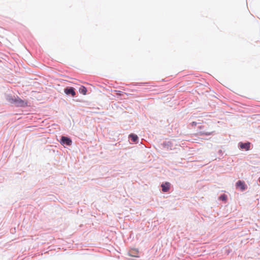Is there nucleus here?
<instances>
[{
    "label": "nucleus",
    "instance_id": "nucleus-4",
    "mask_svg": "<svg viewBox=\"0 0 260 260\" xmlns=\"http://www.w3.org/2000/svg\"><path fill=\"white\" fill-rule=\"evenodd\" d=\"M64 92L66 94L68 95L71 94L73 96H74L76 95V92L73 87L66 88L64 89Z\"/></svg>",
    "mask_w": 260,
    "mask_h": 260
},
{
    "label": "nucleus",
    "instance_id": "nucleus-7",
    "mask_svg": "<svg viewBox=\"0 0 260 260\" xmlns=\"http://www.w3.org/2000/svg\"><path fill=\"white\" fill-rule=\"evenodd\" d=\"M129 137L131 138V140L134 143H137L138 137L136 135L132 134L129 135Z\"/></svg>",
    "mask_w": 260,
    "mask_h": 260
},
{
    "label": "nucleus",
    "instance_id": "nucleus-2",
    "mask_svg": "<svg viewBox=\"0 0 260 260\" xmlns=\"http://www.w3.org/2000/svg\"><path fill=\"white\" fill-rule=\"evenodd\" d=\"M239 146L240 149L244 150L245 151H248L250 149V143L249 142H247L245 143L240 142L239 144Z\"/></svg>",
    "mask_w": 260,
    "mask_h": 260
},
{
    "label": "nucleus",
    "instance_id": "nucleus-8",
    "mask_svg": "<svg viewBox=\"0 0 260 260\" xmlns=\"http://www.w3.org/2000/svg\"><path fill=\"white\" fill-rule=\"evenodd\" d=\"M79 92L83 94V95H85L87 92V89L85 87L82 86L79 89Z\"/></svg>",
    "mask_w": 260,
    "mask_h": 260
},
{
    "label": "nucleus",
    "instance_id": "nucleus-12",
    "mask_svg": "<svg viewBox=\"0 0 260 260\" xmlns=\"http://www.w3.org/2000/svg\"><path fill=\"white\" fill-rule=\"evenodd\" d=\"M259 182H260V178H259Z\"/></svg>",
    "mask_w": 260,
    "mask_h": 260
},
{
    "label": "nucleus",
    "instance_id": "nucleus-10",
    "mask_svg": "<svg viewBox=\"0 0 260 260\" xmlns=\"http://www.w3.org/2000/svg\"><path fill=\"white\" fill-rule=\"evenodd\" d=\"M114 92H115L116 95H118V96H120V95H123V94L127 95V93L121 92L120 91L115 90Z\"/></svg>",
    "mask_w": 260,
    "mask_h": 260
},
{
    "label": "nucleus",
    "instance_id": "nucleus-1",
    "mask_svg": "<svg viewBox=\"0 0 260 260\" xmlns=\"http://www.w3.org/2000/svg\"><path fill=\"white\" fill-rule=\"evenodd\" d=\"M9 101L10 103L14 104L18 107H25L27 106V102L23 101L18 97L10 98L9 99Z\"/></svg>",
    "mask_w": 260,
    "mask_h": 260
},
{
    "label": "nucleus",
    "instance_id": "nucleus-3",
    "mask_svg": "<svg viewBox=\"0 0 260 260\" xmlns=\"http://www.w3.org/2000/svg\"><path fill=\"white\" fill-rule=\"evenodd\" d=\"M61 143L62 144H66L68 146H70L72 144V141L70 138L62 136L61 138Z\"/></svg>",
    "mask_w": 260,
    "mask_h": 260
},
{
    "label": "nucleus",
    "instance_id": "nucleus-5",
    "mask_svg": "<svg viewBox=\"0 0 260 260\" xmlns=\"http://www.w3.org/2000/svg\"><path fill=\"white\" fill-rule=\"evenodd\" d=\"M170 183L169 182H165L161 184V186L162 187V191L163 192H167L169 190L170 188Z\"/></svg>",
    "mask_w": 260,
    "mask_h": 260
},
{
    "label": "nucleus",
    "instance_id": "nucleus-9",
    "mask_svg": "<svg viewBox=\"0 0 260 260\" xmlns=\"http://www.w3.org/2000/svg\"><path fill=\"white\" fill-rule=\"evenodd\" d=\"M138 253V250H132L129 252L128 255L129 256H132L138 257V256L135 255V254H137Z\"/></svg>",
    "mask_w": 260,
    "mask_h": 260
},
{
    "label": "nucleus",
    "instance_id": "nucleus-11",
    "mask_svg": "<svg viewBox=\"0 0 260 260\" xmlns=\"http://www.w3.org/2000/svg\"><path fill=\"white\" fill-rule=\"evenodd\" d=\"M219 199L222 201H226L227 199V196L224 194H222L220 196Z\"/></svg>",
    "mask_w": 260,
    "mask_h": 260
},
{
    "label": "nucleus",
    "instance_id": "nucleus-6",
    "mask_svg": "<svg viewBox=\"0 0 260 260\" xmlns=\"http://www.w3.org/2000/svg\"><path fill=\"white\" fill-rule=\"evenodd\" d=\"M236 186L237 187L240 188L241 190H242V191L246 189V186L244 182L240 181V180L238 181L236 183Z\"/></svg>",
    "mask_w": 260,
    "mask_h": 260
}]
</instances>
